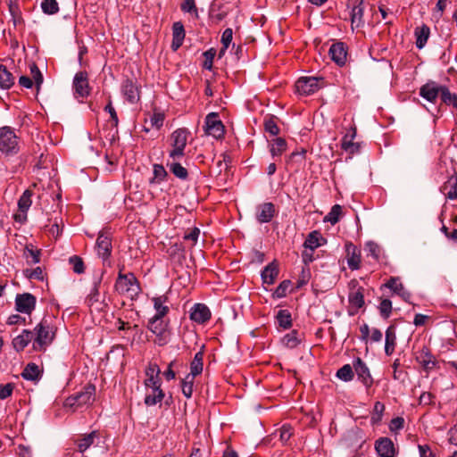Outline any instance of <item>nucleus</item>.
<instances>
[{"instance_id":"f257e3e1","label":"nucleus","mask_w":457,"mask_h":457,"mask_svg":"<svg viewBox=\"0 0 457 457\" xmlns=\"http://www.w3.org/2000/svg\"><path fill=\"white\" fill-rule=\"evenodd\" d=\"M32 348L37 352H45L55 337L56 328L51 319H43L34 328Z\"/></svg>"},{"instance_id":"f03ea898","label":"nucleus","mask_w":457,"mask_h":457,"mask_svg":"<svg viewBox=\"0 0 457 457\" xmlns=\"http://www.w3.org/2000/svg\"><path fill=\"white\" fill-rule=\"evenodd\" d=\"M115 291L121 295H127L130 299H135L141 292L139 281L132 272L122 273L120 270L114 285Z\"/></svg>"},{"instance_id":"7ed1b4c3","label":"nucleus","mask_w":457,"mask_h":457,"mask_svg":"<svg viewBox=\"0 0 457 457\" xmlns=\"http://www.w3.org/2000/svg\"><path fill=\"white\" fill-rule=\"evenodd\" d=\"M95 393L96 386L87 384L80 392L68 396L63 403V407L71 412H75L79 408L91 404L95 400Z\"/></svg>"},{"instance_id":"20e7f679","label":"nucleus","mask_w":457,"mask_h":457,"mask_svg":"<svg viewBox=\"0 0 457 457\" xmlns=\"http://www.w3.org/2000/svg\"><path fill=\"white\" fill-rule=\"evenodd\" d=\"M20 151V138L9 126L0 128V154L4 156L15 155Z\"/></svg>"},{"instance_id":"39448f33","label":"nucleus","mask_w":457,"mask_h":457,"mask_svg":"<svg viewBox=\"0 0 457 457\" xmlns=\"http://www.w3.org/2000/svg\"><path fill=\"white\" fill-rule=\"evenodd\" d=\"M190 132L185 129H178L170 135V145L172 149L169 153V156L176 161L181 159L185 155V148L187 144V137Z\"/></svg>"},{"instance_id":"423d86ee","label":"nucleus","mask_w":457,"mask_h":457,"mask_svg":"<svg viewBox=\"0 0 457 457\" xmlns=\"http://www.w3.org/2000/svg\"><path fill=\"white\" fill-rule=\"evenodd\" d=\"M320 83H323L322 78L303 77L296 81L295 88L300 95L309 96L321 87Z\"/></svg>"},{"instance_id":"0eeeda50","label":"nucleus","mask_w":457,"mask_h":457,"mask_svg":"<svg viewBox=\"0 0 457 457\" xmlns=\"http://www.w3.org/2000/svg\"><path fill=\"white\" fill-rule=\"evenodd\" d=\"M96 246L97 254L102 258L104 263L105 264L107 262L108 265H110L111 262L109 259L112 249L110 233L101 231L97 237Z\"/></svg>"},{"instance_id":"6e6552de","label":"nucleus","mask_w":457,"mask_h":457,"mask_svg":"<svg viewBox=\"0 0 457 457\" xmlns=\"http://www.w3.org/2000/svg\"><path fill=\"white\" fill-rule=\"evenodd\" d=\"M414 354L415 360L427 373L435 369L438 363L436 357L432 354L430 348L426 345L420 347Z\"/></svg>"},{"instance_id":"1a4fd4ad","label":"nucleus","mask_w":457,"mask_h":457,"mask_svg":"<svg viewBox=\"0 0 457 457\" xmlns=\"http://www.w3.org/2000/svg\"><path fill=\"white\" fill-rule=\"evenodd\" d=\"M205 133L212 136L214 138L219 139L224 136V126L218 119L216 112L209 113L205 118Z\"/></svg>"},{"instance_id":"9d476101","label":"nucleus","mask_w":457,"mask_h":457,"mask_svg":"<svg viewBox=\"0 0 457 457\" xmlns=\"http://www.w3.org/2000/svg\"><path fill=\"white\" fill-rule=\"evenodd\" d=\"M37 185L36 183H33L31 185V187L29 188L26 189L23 192V194L21 195V197L19 198L18 208L21 213L14 215L15 220L23 222L27 220V212L29 211V209L32 204L31 197L33 195V191H32L31 187H37Z\"/></svg>"},{"instance_id":"9b49d317","label":"nucleus","mask_w":457,"mask_h":457,"mask_svg":"<svg viewBox=\"0 0 457 457\" xmlns=\"http://www.w3.org/2000/svg\"><path fill=\"white\" fill-rule=\"evenodd\" d=\"M73 89L76 97H87L90 94L88 75L86 71H79L73 79Z\"/></svg>"},{"instance_id":"f8f14e48","label":"nucleus","mask_w":457,"mask_h":457,"mask_svg":"<svg viewBox=\"0 0 457 457\" xmlns=\"http://www.w3.org/2000/svg\"><path fill=\"white\" fill-rule=\"evenodd\" d=\"M37 299L30 293L18 294L15 297V309L17 312L30 314L36 307Z\"/></svg>"},{"instance_id":"ddd939ff","label":"nucleus","mask_w":457,"mask_h":457,"mask_svg":"<svg viewBox=\"0 0 457 457\" xmlns=\"http://www.w3.org/2000/svg\"><path fill=\"white\" fill-rule=\"evenodd\" d=\"M353 366L355 373L357 374L358 379L365 386L366 388L371 387L373 385V378L366 363L360 357H357L353 361Z\"/></svg>"},{"instance_id":"4468645a","label":"nucleus","mask_w":457,"mask_h":457,"mask_svg":"<svg viewBox=\"0 0 457 457\" xmlns=\"http://www.w3.org/2000/svg\"><path fill=\"white\" fill-rule=\"evenodd\" d=\"M444 86L435 81H428L420 88V96L428 102L435 103L441 96Z\"/></svg>"},{"instance_id":"2eb2a0df","label":"nucleus","mask_w":457,"mask_h":457,"mask_svg":"<svg viewBox=\"0 0 457 457\" xmlns=\"http://www.w3.org/2000/svg\"><path fill=\"white\" fill-rule=\"evenodd\" d=\"M29 69L32 79L27 76H21L19 79V84L25 88H31L34 81L38 90L43 83V75L36 63H32L29 66Z\"/></svg>"},{"instance_id":"dca6fc26","label":"nucleus","mask_w":457,"mask_h":457,"mask_svg":"<svg viewBox=\"0 0 457 457\" xmlns=\"http://www.w3.org/2000/svg\"><path fill=\"white\" fill-rule=\"evenodd\" d=\"M276 213V207L275 205L270 203H263L262 204H259L256 207V213L255 217L258 222L260 223H268L270 222L274 215Z\"/></svg>"},{"instance_id":"f3484780","label":"nucleus","mask_w":457,"mask_h":457,"mask_svg":"<svg viewBox=\"0 0 457 457\" xmlns=\"http://www.w3.org/2000/svg\"><path fill=\"white\" fill-rule=\"evenodd\" d=\"M375 449L380 457H395L396 451L393 441L388 437H380L375 443Z\"/></svg>"},{"instance_id":"a211bd4d","label":"nucleus","mask_w":457,"mask_h":457,"mask_svg":"<svg viewBox=\"0 0 457 457\" xmlns=\"http://www.w3.org/2000/svg\"><path fill=\"white\" fill-rule=\"evenodd\" d=\"M211 315L210 309L204 303H195L190 312V319L198 324L207 322Z\"/></svg>"},{"instance_id":"6ab92c4d","label":"nucleus","mask_w":457,"mask_h":457,"mask_svg":"<svg viewBox=\"0 0 457 457\" xmlns=\"http://www.w3.org/2000/svg\"><path fill=\"white\" fill-rule=\"evenodd\" d=\"M121 91L130 104H136L139 101V89L133 80L129 79H125L122 82Z\"/></svg>"},{"instance_id":"aec40b11","label":"nucleus","mask_w":457,"mask_h":457,"mask_svg":"<svg viewBox=\"0 0 457 457\" xmlns=\"http://www.w3.org/2000/svg\"><path fill=\"white\" fill-rule=\"evenodd\" d=\"M331 59L339 66H343L346 62L347 51L344 43L337 42L332 44L329 48Z\"/></svg>"},{"instance_id":"412c9836","label":"nucleus","mask_w":457,"mask_h":457,"mask_svg":"<svg viewBox=\"0 0 457 457\" xmlns=\"http://www.w3.org/2000/svg\"><path fill=\"white\" fill-rule=\"evenodd\" d=\"M364 6L363 0H356L351 10V25L352 28H360L364 25L363 21Z\"/></svg>"},{"instance_id":"4be33fe9","label":"nucleus","mask_w":457,"mask_h":457,"mask_svg":"<svg viewBox=\"0 0 457 457\" xmlns=\"http://www.w3.org/2000/svg\"><path fill=\"white\" fill-rule=\"evenodd\" d=\"M96 439H99V432L96 430L76 439L75 445H77L78 452L84 453L90 446L95 445Z\"/></svg>"},{"instance_id":"5701e85b","label":"nucleus","mask_w":457,"mask_h":457,"mask_svg":"<svg viewBox=\"0 0 457 457\" xmlns=\"http://www.w3.org/2000/svg\"><path fill=\"white\" fill-rule=\"evenodd\" d=\"M347 254V264L352 270L360 269L361 251L352 243L345 245Z\"/></svg>"},{"instance_id":"b1692460","label":"nucleus","mask_w":457,"mask_h":457,"mask_svg":"<svg viewBox=\"0 0 457 457\" xmlns=\"http://www.w3.org/2000/svg\"><path fill=\"white\" fill-rule=\"evenodd\" d=\"M99 285L100 282H96L91 288L88 295L87 296L85 303L87 306L92 311L95 309L96 311L102 310L103 303L100 301V292H99Z\"/></svg>"},{"instance_id":"393cba45","label":"nucleus","mask_w":457,"mask_h":457,"mask_svg":"<svg viewBox=\"0 0 457 457\" xmlns=\"http://www.w3.org/2000/svg\"><path fill=\"white\" fill-rule=\"evenodd\" d=\"M278 264L276 261L270 262L262 271L261 277L264 284L272 285L278 275Z\"/></svg>"},{"instance_id":"a878e982","label":"nucleus","mask_w":457,"mask_h":457,"mask_svg":"<svg viewBox=\"0 0 457 457\" xmlns=\"http://www.w3.org/2000/svg\"><path fill=\"white\" fill-rule=\"evenodd\" d=\"M34 333L29 329H24L21 335L15 337L12 340L13 348L17 352H21L24 348L33 341Z\"/></svg>"},{"instance_id":"bb28decb","label":"nucleus","mask_w":457,"mask_h":457,"mask_svg":"<svg viewBox=\"0 0 457 457\" xmlns=\"http://www.w3.org/2000/svg\"><path fill=\"white\" fill-rule=\"evenodd\" d=\"M184 38L185 29L183 24L179 21L173 23L171 49L177 51L182 46Z\"/></svg>"},{"instance_id":"cd10ccee","label":"nucleus","mask_w":457,"mask_h":457,"mask_svg":"<svg viewBox=\"0 0 457 457\" xmlns=\"http://www.w3.org/2000/svg\"><path fill=\"white\" fill-rule=\"evenodd\" d=\"M326 243V239L321 236L320 232L312 231L306 237L303 246L313 252L316 248Z\"/></svg>"},{"instance_id":"c85d7f7f","label":"nucleus","mask_w":457,"mask_h":457,"mask_svg":"<svg viewBox=\"0 0 457 457\" xmlns=\"http://www.w3.org/2000/svg\"><path fill=\"white\" fill-rule=\"evenodd\" d=\"M147 328L155 336H162L163 332H167L168 322L162 317L153 316L148 322Z\"/></svg>"},{"instance_id":"c756f323","label":"nucleus","mask_w":457,"mask_h":457,"mask_svg":"<svg viewBox=\"0 0 457 457\" xmlns=\"http://www.w3.org/2000/svg\"><path fill=\"white\" fill-rule=\"evenodd\" d=\"M270 153L273 158L280 157L286 152L287 144L283 137H276L269 141Z\"/></svg>"},{"instance_id":"7c9ffc66","label":"nucleus","mask_w":457,"mask_h":457,"mask_svg":"<svg viewBox=\"0 0 457 457\" xmlns=\"http://www.w3.org/2000/svg\"><path fill=\"white\" fill-rule=\"evenodd\" d=\"M414 35L416 37V47L418 49H422L429 37L430 29L428 26L423 24L422 26L415 29Z\"/></svg>"},{"instance_id":"2f4dec72","label":"nucleus","mask_w":457,"mask_h":457,"mask_svg":"<svg viewBox=\"0 0 457 457\" xmlns=\"http://www.w3.org/2000/svg\"><path fill=\"white\" fill-rule=\"evenodd\" d=\"M396 345V333L395 327L389 326L386 330L385 338V353L386 355H391Z\"/></svg>"},{"instance_id":"473e14b6","label":"nucleus","mask_w":457,"mask_h":457,"mask_svg":"<svg viewBox=\"0 0 457 457\" xmlns=\"http://www.w3.org/2000/svg\"><path fill=\"white\" fill-rule=\"evenodd\" d=\"M229 12V9L223 4L212 2L210 7V16L216 21H221L226 18Z\"/></svg>"},{"instance_id":"72a5a7b5","label":"nucleus","mask_w":457,"mask_h":457,"mask_svg":"<svg viewBox=\"0 0 457 457\" xmlns=\"http://www.w3.org/2000/svg\"><path fill=\"white\" fill-rule=\"evenodd\" d=\"M154 303V308L156 311V313L154 316L164 317L170 311V308L165 303L168 302V296L163 295L160 296L154 297L152 299Z\"/></svg>"},{"instance_id":"f704fd0d","label":"nucleus","mask_w":457,"mask_h":457,"mask_svg":"<svg viewBox=\"0 0 457 457\" xmlns=\"http://www.w3.org/2000/svg\"><path fill=\"white\" fill-rule=\"evenodd\" d=\"M364 289L358 287L355 290L350 292L348 295L349 303L356 310L361 309L364 305Z\"/></svg>"},{"instance_id":"c9c22d12","label":"nucleus","mask_w":457,"mask_h":457,"mask_svg":"<svg viewBox=\"0 0 457 457\" xmlns=\"http://www.w3.org/2000/svg\"><path fill=\"white\" fill-rule=\"evenodd\" d=\"M21 377L26 380L36 381L40 378L41 370L38 365L34 362H29L21 372Z\"/></svg>"},{"instance_id":"e433bc0d","label":"nucleus","mask_w":457,"mask_h":457,"mask_svg":"<svg viewBox=\"0 0 457 457\" xmlns=\"http://www.w3.org/2000/svg\"><path fill=\"white\" fill-rule=\"evenodd\" d=\"M442 188L448 199H457V175L450 177Z\"/></svg>"},{"instance_id":"4c0bfd02","label":"nucleus","mask_w":457,"mask_h":457,"mask_svg":"<svg viewBox=\"0 0 457 457\" xmlns=\"http://www.w3.org/2000/svg\"><path fill=\"white\" fill-rule=\"evenodd\" d=\"M168 176V172L162 164L153 165V177L149 179L150 184H160L163 182Z\"/></svg>"},{"instance_id":"58836bf2","label":"nucleus","mask_w":457,"mask_h":457,"mask_svg":"<svg viewBox=\"0 0 457 457\" xmlns=\"http://www.w3.org/2000/svg\"><path fill=\"white\" fill-rule=\"evenodd\" d=\"M14 84V77L7 68L0 64V87L8 89Z\"/></svg>"},{"instance_id":"ea45409f","label":"nucleus","mask_w":457,"mask_h":457,"mask_svg":"<svg viewBox=\"0 0 457 457\" xmlns=\"http://www.w3.org/2000/svg\"><path fill=\"white\" fill-rule=\"evenodd\" d=\"M276 320L283 329H289L292 327V316L288 310H279L276 315Z\"/></svg>"},{"instance_id":"a19ab883","label":"nucleus","mask_w":457,"mask_h":457,"mask_svg":"<svg viewBox=\"0 0 457 457\" xmlns=\"http://www.w3.org/2000/svg\"><path fill=\"white\" fill-rule=\"evenodd\" d=\"M276 119L277 118L273 115H268L264 119V130L270 136H278L280 132V129L276 122Z\"/></svg>"},{"instance_id":"79ce46f5","label":"nucleus","mask_w":457,"mask_h":457,"mask_svg":"<svg viewBox=\"0 0 457 457\" xmlns=\"http://www.w3.org/2000/svg\"><path fill=\"white\" fill-rule=\"evenodd\" d=\"M152 391H153V393L146 395L145 397V400H144L145 404L147 406H154V405L157 404L158 403H161L165 396V394L162 391V389L152 390Z\"/></svg>"},{"instance_id":"37998d69","label":"nucleus","mask_w":457,"mask_h":457,"mask_svg":"<svg viewBox=\"0 0 457 457\" xmlns=\"http://www.w3.org/2000/svg\"><path fill=\"white\" fill-rule=\"evenodd\" d=\"M440 97L444 104L457 109V95L451 93L446 86H444Z\"/></svg>"},{"instance_id":"c03bdc74","label":"nucleus","mask_w":457,"mask_h":457,"mask_svg":"<svg viewBox=\"0 0 457 457\" xmlns=\"http://www.w3.org/2000/svg\"><path fill=\"white\" fill-rule=\"evenodd\" d=\"M24 255L29 264H36L40 262V251L34 249L32 245L25 247Z\"/></svg>"},{"instance_id":"a18cd8bd","label":"nucleus","mask_w":457,"mask_h":457,"mask_svg":"<svg viewBox=\"0 0 457 457\" xmlns=\"http://www.w3.org/2000/svg\"><path fill=\"white\" fill-rule=\"evenodd\" d=\"M298 336L299 334L297 330H292L290 333L284 336L282 342L287 347L295 348L301 342V339L298 337Z\"/></svg>"},{"instance_id":"49530a36","label":"nucleus","mask_w":457,"mask_h":457,"mask_svg":"<svg viewBox=\"0 0 457 457\" xmlns=\"http://www.w3.org/2000/svg\"><path fill=\"white\" fill-rule=\"evenodd\" d=\"M194 380L195 378H192V375H187L181 381L182 394L187 398H190L192 396Z\"/></svg>"},{"instance_id":"de8ad7c7","label":"nucleus","mask_w":457,"mask_h":457,"mask_svg":"<svg viewBox=\"0 0 457 457\" xmlns=\"http://www.w3.org/2000/svg\"><path fill=\"white\" fill-rule=\"evenodd\" d=\"M353 369V366L345 364L337 371V377L345 382L351 381L354 375Z\"/></svg>"},{"instance_id":"09e8293b","label":"nucleus","mask_w":457,"mask_h":457,"mask_svg":"<svg viewBox=\"0 0 457 457\" xmlns=\"http://www.w3.org/2000/svg\"><path fill=\"white\" fill-rule=\"evenodd\" d=\"M170 170L172 174L179 179L185 180L188 177V172L186 168H184L179 162H172L169 165Z\"/></svg>"},{"instance_id":"8fccbe9b","label":"nucleus","mask_w":457,"mask_h":457,"mask_svg":"<svg viewBox=\"0 0 457 457\" xmlns=\"http://www.w3.org/2000/svg\"><path fill=\"white\" fill-rule=\"evenodd\" d=\"M41 8L44 13L53 15L58 12L59 5L56 0H43Z\"/></svg>"},{"instance_id":"3c124183","label":"nucleus","mask_w":457,"mask_h":457,"mask_svg":"<svg viewBox=\"0 0 457 457\" xmlns=\"http://www.w3.org/2000/svg\"><path fill=\"white\" fill-rule=\"evenodd\" d=\"M383 287H387L388 289L392 290L393 293L398 295L400 292L403 289V285L400 281V278L397 277H392L390 278L384 285Z\"/></svg>"},{"instance_id":"603ef678","label":"nucleus","mask_w":457,"mask_h":457,"mask_svg":"<svg viewBox=\"0 0 457 457\" xmlns=\"http://www.w3.org/2000/svg\"><path fill=\"white\" fill-rule=\"evenodd\" d=\"M342 214V207L339 204L332 206L328 214L325 217V220L330 222L332 225L337 224Z\"/></svg>"},{"instance_id":"864d4df0","label":"nucleus","mask_w":457,"mask_h":457,"mask_svg":"<svg viewBox=\"0 0 457 457\" xmlns=\"http://www.w3.org/2000/svg\"><path fill=\"white\" fill-rule=\"evenodd\" d=\"M291 286V281L288 279L283 280L275 289L273 292V297L274 298H283L285 297L288 291L289 287Z\"/></svg>"},{"instance_id":"5fc2aeb1","label":"nucleus","mask_w":457,"mask_h":457,"mask_svg":"<svg viewBox=\"0 0 457 457\" xmlns=\"http://www.w3.org/2000/svg\"><path fill=\"white\" fill-rule=\"evenodd\" d=\"M70 264L72 265V270L77 274H82L85 272V265L81 257L73 255L69 259Z\"/></svg>"},{"instance_id":"6e6d98bb","label":"nucleus","mask_w":457,"mask_h":457,"mask_svg":"<svg viewBox=\"0 0 457 457\" xmlns=\"http://www.w3.org/2000/svg\"><path fill=\"white\" fill-rule=\"evenodd\" d=\"M384 411V403H382L381 402H376L373 407V413L371 415V422L373 424H378L381 421Z\"/></svg>"},{"instance_id":"4d7b16f0","label":"nucleus","mask_w":457,"mask_h":457,"mask_svg":"<svg viewBox=\"0 0 457 457\" xmlns=\"http://www.w3.org/2000/svg\"><path fill=\"white\" fill-rule=\"evenodd\" d=\"M356 134H357L356 127L355 126L351 127L349 131L342 138L341 148L343 150H345V147H347V144H353L354 142L353 140L356 137Z\"/></svg>"},{"instance_id":"13d9d810","label":"nucleus","mask_w":457,"mask_h":457,"mask_svg":"<svg viewBox=\"0 0 457 457\" xmlns=\"http://www.w3.org/2000/svg\"><path fill=\"white\" fill-rule=\"evenodd\" d=\"M380 315L387 319L392 312V302L389 299H383L378 306Z\"/></svg>"},{"instance_id":"bf43d9fd","label":"nucleus","mask_w":457,"mask_h":457,"mask_svg":"<svg viewBox=\"0 0 457 457\" xmlns=\"http://www.w3.org/2000/svg\"><path fill=\"white\" fill-rule=\"evenodd\" d=\"M365 251L368 252V255H370L375 260H378L380 255V247L378 244L369 241L365 245Z\"/></svg>"},{"instance_id":"052dcab7","label":"nucleus","mask_w":457,"mask_h":457,"mask_svg":"<svg viewBox=\"0 0 457 457\" xmlns=\"http://www.w3.org/2000/svg\"><path fill=\"white\" fill-rule=\"evenodd\" d=\"M203 54L205 58L203 67L209 71L212 70L213 59L216 55V50L214 48H210L209 50L205 51Z\"/></svg>"},{"instance_id":"680f3d73","label":"nucleus","mask_w":457,"mask_h":457,"mask_svg":"<svg viewBox=\"0 0 457 457\" xmlns=\"http://www.w3.org/2000/svg\"><path fill=\"white\" fill-rule=\"evenodd\" d=\"M25 275L29 279H37L42 281L44 279L43 270L40 267H37L32 270H26Z\"/></svg>"},{"instance_id":"e2e57ef3","label":"nucleus","mask_w":457,"mask_h":457,"mask_svg":"<svg viewBox=\"0 0 457 457\" xmlns=\"http://www.w3.org/2000/svg\"><path fill=\"white\" fill-rule=\"evenodd\" d=\"M144 384L146 387H149L152 390L162 389L161 388L162 382H161V378L159 376L146 378Z\"/></svg>"},{"instance_id":"0e129e2a","label":"nucleus","mask_w":457,"mask_h":457,"mask_svg":"<svg viewBox=\"0 0 457 457\" xmlns=\"http://www.w3.org/2000/svg\"><path fill=\"white\" fill-rule=\"evenodd\" d=\"M164 121V114L162 112H154L150 118V123L152 127L160 129Z\"/></svg>"},{"instance_id":"69168bd1","label":"nucleus","mask_w":457,"mask_h":457,"mask_svg":"<svg viewBox=\"0 0 457 457\" xmlns=\"http://www.w3.org/2000/svg\"><path fill=\"white\" fill-rule=\"evenodd\" d=\"M233 39V30L230 28L226 29L222 35L220 42L222 46H224V48H228L229 45L231 44Z\"/></svg>"},{"instance_id":"338daca9","label":"nucleus","mask_w":457,"mask_h":457,"mask_svg":"<svg viewBox=\"0 0 457 457\" xmlns=\"http://www.w3.org/2000/svg\"><path fill=\"white\" fill-rule=\"evenodd\" d=\"M203 366V361H192L190 363V373L187 375H192V378H195L202 373Z\"/></svg>"},{"instance_id":"774afa93","label":"nucleus","mask_w":457,"mask_h":457,"mask_svg":"<svg viewBox=\"0 0 457 457\" xmlns=\"http://www.w3.org/2000/svg\"><path fill=\"white\" fill-rule=\"evenodd\" d=\"M420 457H436V453L430 448L428 445H418Z\"/></svg>"}]
</instances>
